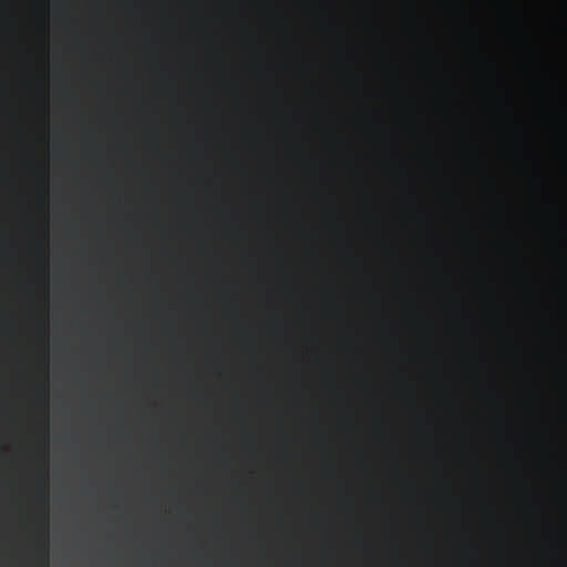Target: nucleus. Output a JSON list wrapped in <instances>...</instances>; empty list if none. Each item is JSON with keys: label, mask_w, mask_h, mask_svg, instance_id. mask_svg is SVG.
Wrapping results in <instances>:
<instances>
[{"label": "nucleus", "mask_w": 567, "mask_h": 567, "mask_svg": "<svg viewBox=\"0 0 567 567\" xmlns=\"http://www.w3.org/2000/svg\"><path fill=\"white\" fill-rule=\"evenodd\" d=\"M47 236H48V223L45 221L44 229H43V240L44 241L47 240Z\"/></svg>", "instance_id": "obj_4"}, {"label": "nucleus", "mask_w": 567, "mask_h": 567, "mask_svg": "<svg viewBox=\"0 0 567 567\" xmlns=\"http://www.w3.org/2000/svg\"><path fill=\"white\" fill-rule=\"evenodd\" d=\"M40 340L44 348H47L48 343V327H47V320L43 319L40 326Z\"/></svg>", "instance_id": "obj_2"}, {"label": "nucleus", "mask_w": 567, "mask_h": 567, "mask_svg": "<svg viewBox=\"0 0 567 567\" xmlns=\"http://www.w3.org/2000/svg\"><path fill=\"white\" fill-rule=\"evenodd\" d=\"M38 502L42 507V538L38 544L39 560L37 567H49V553H48V503L49 494L48 488H38Z\"/></svg>", "instance_id": "obj_1"}, {"label": "nucleus", "mask_w": 567, "mask_h": 567, "mask_svg": "<svg viewBox=\"0 0 567 567\" xmlns=\"http://www.w3.org/2000/svg\"><path fill=\"white\" fill-rule=\"evenodd\" d=\"M47 265H48V259H47V256H45V252L43 254V270H44V277H43V284H44V289L47 290Z\"/></svg>", "instance_id": "obj_3"}]
</instances>
